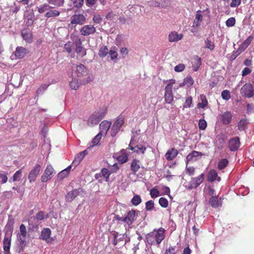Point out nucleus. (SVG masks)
Listing matches in <instances>:
<instances>
[{
    "mask_svg": "<svg viewBox=\"0 0 254 254\" xmlns=\"http://www.w3.org/2000/svg\"><path fill=\"white\" fill-rule=\"evenodd\" d=\"M165 230L160 228L157 230H154L146 236L147 242L150 245L160 244L165 238Z\"/></svg>",
    "mask_w": 254,
    "mask_h": 254,
    "instance_id": "obj_1",
    "label": "nucleus"
},
{
    "mask_svg": "<svg viewBox=\"0 0 254 254\" xmlns=\"http://www.w3.org/2000/svg\"><path fill=\"white\" fill-rule=\"evenodd\" d=\"M107 113V108L106 106H103L95 111L89 116L87 120L88 125L93 127L97 125L104 118Z\"/></svg>",
    "mask_w": 254,
    "mask_h": 254,
    "instance_id": "obj_2",
    "label": "nucleus"
},
{
    "mask_svg": "<svg viewBox=\"0 0 254 254\" xmlns=\"http://www.w3.org/2000/svg\"><path fill=\"white\" fill-rule=\"evenodd\" d=\"M137 215L134 210L129 211L124 217H117V220L125 223L126 229L130 228L132 223L136 220Z\"/></svg>",
    "mask_w": 254,
    "mask_h": 254,
    "instance_id": "obj_3",
    "label": "nucleus"
},
{
    "mask_svg": "<svg viewBox=\"0 0 254 254\" xmlns=\"http://www.w3.org/2000/svg\"><path fill=\"white\" fill-rule=\"evenodd\" d=\"M27 234L26 228L24 224L20 226L19 232L17 235V243L21 249H23L26 246L25 237Z\"/></svg>",
    "mask_w": 254,
    "mask_h": 254,
    "instance_id": "obj_4",
    "label": "nucleus"
},
{
    "mask_svg": "<svg viewBox=\"0 0 254 254\" xmlns=\"http://www.w3.org/2000/svg\"><path fill=\"white\" fill-rule=\"evenodd\" d=\"M175 83L174 79H171L165 87V100L167 103L170 104L173 100L172 87Z\"/></svg>",
    "mask_w": 254,
    "mask_h": 254,
    "instance_id": "obj_5",
    "label": "nucleus"
},
{
    "mask_svg": "<svg viewBox=\"0 0 254 254\" xmlns=\"http://www.w3.org/2000/svg\"><path fill=\"white\" fill-rule=\"evenodd\" d=\"M124 122L125 119L123 116H119L117 119L111 127V135L112 136H115L119 132Z\"/></svg>",
    "mask_w": 254,
    "mask_h": 254,
    "instance_id": "obj_6",
    "label": "nucleus"
},
{
    "mask_svg": "<svg viewBox=\"0 0 254 254\" xmlns=\"http://www.w3.org/2000/svg\"><path fill=\"white\" fill-rule=\"evenodd\" d=\"M86 16L80 13H75L70 17V23L69 24H75L82 25L86 22Z\"/></svg>",
    "mask_w": 254,
    "mask_h": 254,
    "instance_id": "obj_7",
    "label": "nucleus"
},
{
    "mask_svg": "<svg viewBox=\"0 0 254 254\" xmlns=\"http://www.w3.org/2000/svg\"><path fill=\"white\" fill-rule=\"evenodd\" d=\"M241 93L245 96L251 98L254 95V87L250 83H245L241 89Z\"/></svg>",
    "mask_w": 254,
    "mask_h": 254,
    "instance_id": "obj_8",
    "label": "nucleus"
},
{
    "mask_svg": "<svg viewBox=\"0 0 254 254\" xmlns=\"http://www.w3.org/2000/svg\"><path fill=\"white\" fill-rule=\"evenodd\" d=\"M55 174L54 169L52 165H48L44 174L41 176V181L43 183L47 182L52 178Z\"/></svg>",
    "mask_w": 254,
    "mask_h": 254,
    "instance_id": "obj_9",
    "label": "nucleus"
},
{
    "mask_svg": "<svg viewBox=\"0 0 254 254\" xmlns=\"http://www.w3.org/2000/svg\"><path fill=\"white\" fill-rule=\"evenodd\" d=\"M96 32L95 27L92 25H86L83 26L80 30V34L84 36H87L91 34H93Z\"/></svg>",
    "mask_w": 254,
    "mask_h": 254,
    "instance_id": "obj_10",
    "label": "nucleus"
},
{
    "mask_svg": "<svg viewBox=\"0 0 254 254\" xmlns=\"http://www.w3.org/2000/svg\"><path fill=\"white\" fill-rule=\"evenodd\" d=\"M41 169V166L39 164L35 165L34 168L30 172L28 175V179L30 183L35 182L38 176Z\"/></svg>",
    "mask_w": 254,
    "mask_h": 254,
    "instance_id": "obj_11",
    "label": "nucleus"
},
{
    "mask_svg": "<svg viewBox=\"0 0 254 254\" xmlns=\"http://www.w3.org/2000/svg\"><path fill=\"white\" fill-rule=\"evenodd\" d=\"M240 142L239 138L235 137L229 140L228 147L231 151H235L238 149L240 147Z\"/></svg>",
    "mask_w": 254,
    "mask_h": 254,
    "instance_id": "obj_12",
    "label": "nucleus"
},
{
    "mask_svg": "<svg viewBox=\"0 0 254 254\" xmlns=\"http://www.w3.org/2000/svg\"><path fill=\"white\" fill-rule=\"evenodd\" d=\"M51 230L50 229L48 228H44L41 232L40 238L45 241L47 243L52 242L53 241V239L51 237Z\"/></svg>",
    "mask_w": 254,
    "mask_h": 254,
    "instance_id": "obj_13",
    "label": "nucleus"
},
{
    "mask_svg": "<svg viewBox=\"0 0 254 254\" xmlns=\"http://www.w3.org/2000/svg\"><path fill=\"white\" fill-rule=\"evenodd\" d=\"M111 126V122L104 120L102 121L99 127L100 129V133H101L103 136H106L108 131Z\"/></svg>",
    "mask_w": 254,
    "mask_h": 254,
    "instance_id": "obj_14",
    "label": "nucleus"
},
{
    "mask_svg": "<svg viewBox=\"0 0 254 254\" xmlns=\"http://www.w3.org/2000/svg\"><path fill=\"white\" fill-rule=\"evenodd\" d=\"M202 155L203 154L200 152L192 151L187 156V162L188 163L189 162L195 161L199 158H200Z\"/></svg>",
    "mask_w": 254,
    "mask_h": 254,
    "instance_id": "obj_15",
    "label": "nucleus"
},
{
    "mask_svg": "<svg viewBox=\"0 0 254 254\" xmlns=\"http://www.w3.org/2000/svg\"><path fill=\"white\" fill-rule=\"evenodd\" d=\"M87 154V151L85 150L80 152L75 156L72 162V165L74 166V168L80 163Z\"/></svg>",
    "mask_w": 254,
    "mask_h": 254,
    "instance_id": "obj_16",
    "label": "nucleus"
},
{
    "mask_svg": "<svg viewBox=\"0 0 254 254\" xmlns=\"http://www.w3.org/2000/svg\"><path fill=\"white\" fill-rule=\"evenodd\" d=\"M183 37V35L179 34L176 31L170 32L168 35V40L170 42H176L181 40Z\"/></svg>",
    "mask_w": 254,
    "mask_h": 254,
    "instance_id": "obj_17",
    "label": "nucleus"
},
{
    "mask_svg": "<svg viewBox=\"0 0 254 254\" xmlns=\"http://www.w3.org/2000/svg\"><path fill=\"white\" fill-rule=\"evenodd\" d=\"M204 178V174H201L198 177L196 178H193L190 181V185L192 188H197L200 184H201Z\"/></svg>",
    "mask_w": 254,
    "mask_h": 254,
    "instance_id": "obj_18",
    "label": "nucleus"
},
{
    "mask_svg": "<svg viewBox=\"0 0 254 254\" xmlns=\"http://www.w3.org/2000/svg\"><path fill=\"white\" fill-rule=\"evenodd\" d=\"M209 203L213 208L221 207L222 205V200L216 196H212L209 199Z\"/></svg>",
    "mask_w": 254,
    "mask_h": 254,
    "instance_id": "obj_19",
    "label": "nucleus"
},
{
    "mask_svg": "<svg viewBox=\"0 0 254 254\" xmlns=\"http://www.w3.org/2000/svg\"><path fill=\"white\" fill-rule=\"evenodd\" d=\"M28 222L29 229L33 231L35 229L38 228L39 222L35 216L29 218Z\"/></svg>",
    "mask_w": 254,
    "mask_h": 254,
    "instance_id": "obj_20",
    "label": "nucleus"
},
{
    "mask_svg": "<svg viewBox=\"0 0 254 254\" xmlns=\"http://www.w3.org/2000/svg\"><path fill=\"white\" fill-rule=\"evenodd\" d=\"M88 70L84 65L79 64L76 66V72L78 76H85L88 74Z\"/></svg>",
    "mask_w": 254,
    "mask_h": 254,
    "instance_id": "obj_21",
    "label": "nucleus"
},
{
    "mask_svg": "<svg viewBox=\"0 0 254 254\" xmlns=\"http://www.w3.org/2000/svg\"><path fill=\"white\" fill-rule=\"evenodd\" d=\"M207 179L209 182H213L215 180L219 182L221 180L219 177H218V173L215 170H211L208 173Z\"/></svg>",
    "mask_w": 254,
    "mask_h": 254,
    "instance_id": "obj_22",
    "label": "nucleus"
},
{
    "mask_svg": "<svg viewBox=\"0 0 254 254\" xmlns=\"http://www.w3.org/2000/svg\"><path fill=\"white\" fill-rule=\"evenodd\" d=\"M178 154V151L177 149L172 148L169 150L165 154V157L168 161L172 160Z\"/></svg>",
    "mask_w": 254,
    "mask_h": 254,
    "instance_id": "obj_23",
    "label": "nucleus"
},
{
    "mask_svg": "<svg viewBox=\"0 0 254 254\" xmlns=\"http://www.w3.org/2000/svg\"><path fill=\"white\" fill-rule=\"evenodd\" d=\"M254 37L252 36L248 37L239 46L238 48L239 51L243 52L250 45L251 42L253 40Z\"/></svg>",
    "mask_w": 254,
    "mask_h": 254,
    "instance_id": "obj_24",
    "label": "nucleus"
},
{
    "mask_svg": "<svg viewBox=\"0 0 254 254\" xmlns=\"http://www.w3.org/2000/svg\"><path fill=\"white\" fill-rule=\"evenodd\" d=\"M204 44L203 48L208 49L209 51H212L215 48V44L214 42L210 38L207 37L204 40Z\"/></svg>",
    "mask_w": 254,
    "mask_h": 254,
    "instance_id": "obj_25",
    "label": "nucleus"
},
{
    "mask_svg": "<svg viewBox=\"0 0 254 254\" xmlns=\"http://www.w3.org/2000/svg\"><path fill=\"white\" fill-rule=\"evenodd\" d=\"M140 168V161L136 159H133L130 164V170L134 174L139 170Z\"/></svg>",
    "mask_w": 254,
    "mask_h": 254,
    "instance_id": "obj_26",
    "label": "nucleus"
},
{
    "mask_svg": "<svg viewBox=\"0 0 254 254\" xmlns=\"http://www.w3.org/2000/svg\"><path fill=\"white\" fill-rule=\"evenodd\" d=\"M117 160L122 164L127 161V156L125 150H122L120 153L116 154Z\"/></svg>",
    "mask_w": 254,
    "mask_h": 254,
    "instance_id": "obj_27",
    "label": "nucleus"
},
{
    "mask_svg": "<svg viewBox=\"0 0 254 254\" xmlns=\"http://www.w3.org/2000/svg\"><path fill=\"white\" fill-rule=\"evenodd\" d=\"M21 35L24 39L28 43H31L32 41V34L31 31L24 29L21 31Z\"/></svg>",
    "mask_w": 254,
    "mask_h": 254,
    "instance_id": "obj_28",
    "label": "nucleus"
},
{
    "mask_svg": "<svg viewBox=\"0 0 254 254\" xmlns=\"http://www.w3.org/2000/svg\"><path fill=\"white\" fill-rule=\"evenodd\" d=\"M11 246V239L8 237H5L3 240V250L5 254H9Z\"/></svg>",
    "mask_w": 254,
    "mask_h": 254,
    "instance_id": "obj_29",
    "label": "nucleus"
},
{
    "mask_svg": "<svg viewBox=\"0 0 254 254\" xmlns=\"http://www.w3.org/2000/svg\"><path fill=\"white\" fill-rule=\"evenodd\" d=\"M192 68L194 71H197L201 64V59L197 56H194L192 59Z\"/></svg>",
    "mask_w": 254,
    "mask_h": 254,
    "instance_id": "obj_30",
    "label": "nucleus"
},
{
    "mask_svg": "<svg viewBox=\"0 0 254 254\" xmlns=\"http://www.w3.org/2000/svg\"><path fill=\"white\" fill-rule=\"evenodd\" d=\"M194 83L192 78L190 76H187L182 83L180 84V87L187 86L188 87H190Z\"/></svg>",
    "mask_w": 254,
    "mask_h": 254,
    "instance_id": "obj_31",
    "label": "nucleus"
},
{
    "mask_svg": "<svg viewBox=\"0 0 254 254\" xmlns=\"http://www.w3.org/2000/svg\"><path fill=\"white\" fill-rule=\"evenodd\" d=\"M26 49L20 47H17L15 52V56L18 59H21L24 57L26 54Z\"/></svg>",
    "mask_w": 254,
    "mask_h": 254,
    "instance_id": "obj_32",
    "label": "nucleus"
},
{
    "mask_svg": "<svg viewBox=\"0 0 254 254\" xmlns=\"http://www.w3.org/2000/svg\"><path fill=\"white\" fill-rule=\"evenodd\" d=\"M78 191L77 190H74L69 192L66 195V199L68 202L72 201L77 195Z\"/></svg>",
    "mask_w": 254,
    "mask_h": 254,
    "instance_id": "obj_33",
    "label": "nucleus"
},
{
    "mask_svg": "<svg viewBox=\"0 0 254 254\" xmlns=\"http://www.w3.org/2000/svg\"><path fill=\"white\" fill-rule=\"evenodd\" d=\"M76 46L75 51L77 53L81 54V55H85V52L83 51V47L82 46V43L80 39H77L75 41Z\"/></svg>",
    "mask_w": 254,
    "mask_h": 254,
    "instance_id": "obj_34",
    "label": "nucleus"
},
{
    "mask_svg": "<svg viewBox=\"0 0 254 254\" xmlns=\"http://www.w3.org/2000/svg\"><path fill=\"white\" fill-rule=\"evenodd\" d=\"M199 11L197 12L195 18L192 25V27H197L200 25L201 22L202 21V15L198 13Z\"/></svg>",
    "mask_w": 254,
    "mask_h": 254,
    "instance_id": "obj_35",
    "label": "nucleus"
},
{
    "mask_svg": "<svg viewBox=\"0 0 254 254\" xmlns=\"http://www.w3.org/2000/svg\"><path fill=\"white\" fill-rule=\"evenodd\" d=\"M71 169V165H69L66 169L61 171L58 175V178L60 179H63L64 178L66 177L69 173Z\"/></svg>",
    "mask_w": 254,
    "mask_h": 254,
    "instance_id": "obj_36",
    "label": "nucleus"
},
{
    "mask_svg": "<svg viewBox=\"0 0 254 254\" xmlns=\"http://www.w3.org/2000/svg\"><path fill=\"white\" fill-rule=\"evenodd\" d=\"M51 7L50 6V5L47 3L41 4L36 7L38 11L40 13H44L47 11H48V10L51 9Z\"/></svg>",
    "mask_w": 254,
    "mask_h": 254,
    "instance_id": "obj_37",
    "label": "nucleus"
},
{
    "mask_svg": "<svg viewBox=\"0 0 254 254\" xmlns=\"http://www.w3.org/2000/svg\"><path fill=\"white\" fill-rule=\"evenodd\" d=\"M200 99L201 102L198 103L197 104V107L198 108L204 109L207 106L208 104L207 100L206 99L205 96H204V95H200Z\"/></svg>",
    "mask_w": 254,
    "mask_h": 254,
    "instance_id": "obj_38",
    "label": "nucleus"
},
{
    "mask_svg": "<svg viewBox=\"0 0 254 254\" xmlns=\"http://www.w3.org/2000/svg\"><path fill=\"white\" fill-rule=\"evenodd\" d=\"M222 121L225 124H228L231 122L232 115L229 112H225L222 115Z\"/></svg>",
    "mask_w": 254,
    "mask_h": 254,
    "instance_id": "obj_39",
    "label": "nucleus"
},
{
    "mask_svg": "<svg viewBox=\"0 0 254 254\" xmlns=\"http://www.w3.org/2000/svg\"><path fill=\"white\" fill-rule=\"evenodd\" d=\"M60 14V11L56 10H49L47 11L45 16L47 18L55 17L58 16Z\"/></svg>",
    "mask_w": 254,
    "mask_h": 254,
    "instance_id": "obj_40",
    "label": "nucleus"
},
{
    "mask_svg": "<svg viewBox=\"0 0 254 254\" xmlns=\"http://www.w3.org/2000/svg\"><path fill=\"white\" fill-rule=\"evenodd\" d=\"M100 174L104 178L106 182H108L109 177L111 175L110 170L107 168H103L101 170Z\"/></svg>",
    "mask_w": 254,
    "mask_h": 254,
    "instance_id": "obj_41",
    "label": "nucleus"
},
{
    "mask_svg": "<svg viewBox=\"0 0 254 254\" xmlns=\"http://www.w3.org/2000/svg\"><path fill=\"white\" fill-rule=\"evenodd\" d=\"M248 124V121L246 119H243L240 120L238 123V128L240 130H244Z\"/></svg>",
    "mask_w": 254,
    "mask_h": 254,
    "instance_id": "obj_42",
    "label": "nucleus"
},
{
    "mask_svg": "<svg viewBox=\"0 0 254 254\" xmlns=\"http://www.w3.org/2000/svg\"><path fill=\"white\" fill-rule=\"evenodd\" d=\"M135 148H136V150H135L134 151L137 153H141L142 154H144L145 151L146 150V147L142 145H136L135 147H133L132 146L129 147V149L131 150H133Z\"/></svg>",
    "mask_w": 254,
    "mask_h": 254,
    "instance_id": "obj_43",
    "label": "nucleus"
},
{
    "mask_svg": "<svg viewBox=\"0 0 254 254\" xmlns=\"http://www.w3.org/2000/svg\"><path fill=\"white\" fill-rule=\"evenodd\" d=\"M141 198L139 195L135 194L131 200L132 204L134 206H137L141 202Z\"/></svg>",
    "mask_w": 254,
    "mask_h": 254,
    "instance_id": "obj_44",
    "label": "nucleus"
},
{
    "mask_svg": "<svg viewBox=\"0 0 254 254\" xmlns=\"http://www.w3.org/2000/svg\"><path fill=\"white\" fill-rule=\"evenodd\" d=\"M228 164V161L226 158L220 160L218 163V168L219 170H222L225 168Z\"/></svg>",
    "mask_w": 254,
    "mask_h": 254,
    "instance_id": "obj_45",
    "label": "nucleus"
},
{
    "mask_svg": "<svg viewBox=\"0 0 254 254\" xmlns=\"http://www.w3.org/2000/svg\"><path fill=\"white\" fill-rule=\"evenodd\" d=\"M69 86L72 89L77 90L79 86V84L76 79L72 78L71 81H69Z\"/></svg>",
    "mask_w": 254,
    "mask_h": 254,
    "instance_id": "obj_46",
    "label": "nucleus"
},
{
    "mask_svg": "<svg viewBox=\"0 0 254 254\" xmlns=\"http://www.w3.org/2000/svg\"><path fill=\"white\" fill-rule=\"evenodd\" d=\"M109 53V50L107 46H104L101 48L99 52V56L100 57H105Z\"/></svg>",
    "mask_w": 254,
    "mask_h": 254,
    "instance_id": "obj_47",
    "label": "nucleus"
},
{
    "mask_svg": "<svg viewBox=\"0 0 254 254\" xmlns=\"http://www.w3.org/2000/svg\"><path fill=\"white\" fill-rule=\"evenodd\" d=\"M102 136L103 135L101 134V133H99L94 137V138L92 141V146H95L99 144L101 139Z\"/></svg>",
    "mask_w": 254,
    "mask_h": 254,
    "instance_id": "obj_48",
    "label": "nucleus"
},
{
    "mask_svg": "<svg viewBox=\"0 0 254 254\" xmlns=\"http://www.w3.org/2000/svg\"><path fill=\"white\" fill-rule=\"evenodd\" d=\"M192 103V99L191 96H188L186 98L185 102L183 105V107L185 108H190Z\"/></svg>",
    "mask_w": 254,
    "mask_h": 254,
    "instance_id": "obj_49",
    "label": "nucleus"
},
{
    "mask_svg": "<svg viewBox=\"0 0 254 254\" xmlns=\"http://www.w3.org/2000/svg\"><path fill=\"white\" fill-rule=\"evenodd\" d=\"M7 181V173L6 172L0 171V182L1 184H4Z\"/></svg>",
    "mask_w": 254,
    "mask_h": 254,
    "instance_id": "obj_50",
    "label": "nucleus"
},
{
    "mask_svg": "<svg viewBox=\"0 0 254 254\" xmlns=\"http://www.w3.org/2000/svg\"><path fill=\"white\" fill-rule=\"evenodd\" d=\"M159 204L164 208H166L168 206V201L164 197H161L159 200Z\"/></svg>",
    "mask_w": 254,
    "mask_h": 254,
    "instance_id": "obj_51",
    "label": "nucleus"
},
{
    "mask_svg": "<svg viewBox=\"0 0 254 254\" xmlns=\"http://www.w3.org/2000/svg\"><path fill=\"white\" fill-rule=\"evenodd\" d=\"M49 216L48 214L45 215V213L43 211H39L35 217L38 220H42L44 218H48Z\"/></svg>",
    "mask_w": 254,
    "mask_h": 254,
    "instance_id": "obj_52",
    "label": "nucleus"
},
{
    "mask_svg": "<svg viewBox=\"0 0 254 254\" xmlns=\"http://www.w3.org/2000/svg\"><path fill=\"white\" fill-rule=\"evenodd\" d=\"M154 201L152 200H149L145 203V209L147 211L152 210L154 208Z\"/></svg>",
    "mask_w": 254,
    "mask_h": 254,
    "instance_id": "obj_53",
    "label": "nucleus"
},
{
    "mask_svg": "<svg viewBox=\"0 0 254 254\" xmlns=\"http://www.w3.org/2000/svg\"><path fill=\"white\" fill-rule=\"evenodd\" d=\"M222 98L225 100H228L230 97V92L227 90H223L221 93Z\"/></svg>",
    "mask_w": 254,
    "mask_h": 254,
    "instance_id": "obj_54",
    "label": "nucleus"
},
{
    "mask_svg": "<svg viewBox=\"0 0 254 254\" xmlns=\"http://www.w3.org/2000/svg\"><path fill=\"white\" fill-rule=\"evenodd\" d=\"M150 194L151 197L153 198H156L160 195L159 190L155 188H153L151 190Z\"/></svg>",
    "mask_w": 254,
    "mask_h": 254,
    "instance_id": "obj_55",
    "label": "nucleus"
},
{
    "mask_svg": "<svg viewBox=\"0 0 254 254\" xmlns=\"http://www.w3.org/2000/svg\"><path fill=\"white\" fill-rule=\"evenodd\" d=\"M198 127L200 129L204 130L207 127L206 122L203 119H200L198 122Z\"/></svg>",
    "mask_w": 254,
    "mask_h": 254,
    "instance_id": "obj_56",
    "label": "nucleus"
},
{
    "mask_svg": "<svg viewBox=\"0 0 254 254\" xmlns=\"http://www.w3.org/2000/svg\"><path fill=\"white\" fill-rule=\"evenodd\" d=\"M236 20L235 18L231 17L226 21V25L227 27H232L235 24Z\"/></svg>",
    "mask_w": 254,
    "mask_h": 254,
    "instance_id": "obj_57",
    "label": "nucleus"
},
{
    "mask_svg": "<svg viewBox=\"0 0 254 254\" xmlns=\"http://www.w3.org/2000/svg\"><path fill=\"white\" fill-rule=\"evenodd\" d=\"M119 168L118 166L117 163H115L112 166H109V169H108L110 170V172L111 174L116 173L118 170H119Z\"/></svg>",
    "mask_w": 254,
    "mask_h": 254,
    "instance_id": "obj_58",
    "label": "nucleus"
},
{
    "mask_svg": "<svg viewBox=\"0 0 254 254\" xmlns=\"http://www.w3.org/2000/svg\"><path fill=\"white\" fill-rule=\"evenodd\" d=\"M74 6L76 8L81 7L84 2V0H71Z\"/></svg>",
    "mask_w": 254,
    "mask_h": 254,
    "instance_id": "obj_59",
    "label": "nucleus"
},
{
    "mask_svg": "<svg viewBox=\"0 0 254 254\" xmlns=\"http://www.w3.org/2000/svg\"><path fill=\"white\" fill-rule=\"evenodd\" d=\"M252 71V69L248 67L244 68L242 71V75L244 77L250 74Z\"/></svg>",
    "mask_w": 254,
    "mask_h": 254,
    "instance_id": "obj_60",
    "label": "nucleus"
},
{
    "mask_svg": "<svg viewBox=\"0 0 254 254\" xmlns=\"http://www.w3.org/2000/svg\"><path fill=\"white\" fill-rule=\"evenodd\" d=\"M185 68V65L184 64H180L178 65H176L175 68L174 70L176 72H181L183 71Z\"/></svg>",
    "mask_w": 254,
    "mask_h": 254,
    "instance_id": "obj_61",
    "label": "nucleus"
},
{
    "mask_svg": "<svg viewBox=\"0 0 254 254\" xmlns=\"http://www.w3.org/2000/svg\"><path fill=\"white\" fill-rule=\"evenodd\" d=\"M109 54L111 56V59L112 60H114L115 59H116L118 57V53L116 52V51L114 49V48L110 50L109 52Z\"/></svg>",
    "mask_w": 254,
    "mask_h": 254,
    "instance_id": "obj_62",
    "label": "nucleus"
},
{
    "mask_svg": "<svg viewBox=\"0 0 254 254\" xmlns=\"http://www.w3.org/2000/svg\"><path fill=\"white\" fill-rule=\"evenodd\" d=\"M241 3V0H232V2L230 3V6L231 7H236L240 5Z\"/></svg>",
    "mask_w": 254,
    "mask_h": 254,
    "instance_id": "obj_63",
    "label": "nucleus"
},
{
    "mask_svg": "<svg viewBox=\"0 0 254 254\" xmlns=\"http://www.w3.org/2000/svg\"><path fill=\"white\" fill-rule=\"evenodd\" d=\"M48 88V86L46 84H43L41 85L37 90V94H40L42 93L45 90L47 89Z\"/></svg>",
    "mask_w": 254,
    "mask_h": 254,
    "instance_id": "obj_64",
    "label": "nucleus"
}]
</instances>
